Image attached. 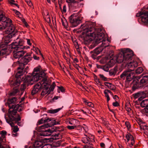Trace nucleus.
<instances>
[{
  "label": "nucleus",
  "instance_id": "obj_60",
  "mask_svg": "<svg viewBox=\"0 0 148 148\" xmlns=\"http://www.w3.org/2000/svg\"><path fill=\"white\" fill-rule=\"evenodd\" d=\"M33 58L35 60H38L39 59V57H37L36 55H33Z\"/></svg>",
  "mask_w": 148,
  "mask_h": 148
},
{
  "label": "nucleus",
  "instance_id": "obj_59",
  "mask_svg": "<svg viewBox=\"0 0 148 148\" xmlns=\"http://www.w3.org/2000/svg\"><path fill=\"white\" fill-rule=\"evenodd\" d=\"M26 39L27 40V44L29 45H31L32 43H31L30 40L28 39Z\"/></svg>",
  "mask_w": 148,
  "mask_h": 148
},
{
  "label": "nucleus",
  "instance_id": "obj_62",
  "mask_svg": "<svg viewBox=\"0 0 148 148\" xmlns=\"http://www.w3.org/2000/svg\"><path fill=\"white\" fill-rule=\"evenodd\" d=\"M49 146V145H46L45 143L42 147H41V148H48V146Z\"/></svg>",
  "mask_w": 148,
  "mask_h": 148
},
{
  "label": "nucleus",
  "instance_id": "obj_53",
  "mask_svg": "<svg viewBox=\"0 0 148 148\" xmlns=\"http://www.w3.org/2000/svg\"><path fill=\"white\" fill-rule=\"evenodd\" d=\"M4 140H5V138H3L2 137H0V145L3 143Z\"/></svg>",
  "mask_w": 148,
  "mask_h": 148
},
{
  "label": "nucleus",
  "instance_id": "obj_23",
  "mask_svg": "<svg viewBox=\"0 0 148 148\" xmlns=\"http://www.w3.org/2000/svg\"><path fill=\"white\" fill-rule=\"evenodd\" d=\"M140 104L142 107H145L148 106V99H145L143 100Z\"/></svg>",
  "mask_w": 148,
  "mask_h": 148
},
{
  "label": "nucleus",
  "instance_id": "obj_64",
  "mask_svg": "<svg viewBox=\"0 0 148 148\" xmlns=\"http://www.w3.org/2000/svg\"><path fill=\"white\" fill-rule=\"evenodd\" d=\"M144 110L145 112L148 113V106L145 107Z\"/></svg>",
  "mask_w": 148,
  "mask_h": 148
},
{
  "label": "nucleus",
  "instance_id": "obj_52",
  "mask_svg": "<svg viewBox=\"0 0 148 148\" xmlns=\"http://www.w3.org/2000/svg\"><path fill=\"white\" fill-rule=\"evenodd\" d=\"M76 127V126L74 125L73 126L68 125L67 126V128L69 130H72L74 129Z\"/></svg>",
  "mask_w": 148,
  "mask_h": 148
},
{
  "label": "nucleus",
  "instance_id": "obj_16",
  "mask_svg": "<svg viewBox=\"0 0 148 148\" xmlns=\"http://www.w3.org/2000/svg\"><path fill=\"white\" fill-rule=\"evenodd\" d=\"M51 121V122L53 123L52 124V125H54L56 124L55 121V120H54L51 118H47L46 119L42 118L38 121V123L39 124H40L43 123L49 122Z\"/></svg>",
  "mask_w": 148,
  "mask_h": 148
},
{
  "label": "nucleus",
  "instance_id": "obj_41",
  "mask_svg": "<svg viewBox=\"0 0 148 148\" xmlns=\"http://www.w3.org/2000/svg\"><path fill=\"white\" fill-rule=\"evenodd\" d=\"M0 148H10V147L8 145L3 143L0 145Z\"/></svg>",
  "mask_w": 148,
  "mask_h": 148
},
{
  "label": "nucleus",
  "instance_id": "obj_33",
  "mask_svg": "<svg viewBox=\"0 0 148 148\" xmlns=\"http://www.w3.org/2000/svg\"><path fill=\"white\" fill-rule=\"evenodd\" d=\"M101 68L105 71L108 72L110 68V66L108 65H106L102 66Z\"/></svg>",
  "mask_w": 148,
  "mask_h": 148
},
{
  "label": "nucleus",
  "instance_id": "obj_13",
  "mask_svg": "<svg viewBox=\"0 0 148 148\" xmlns=\"http://www.w3.org/2000/svg\"><path fill=\"white\" fill-rule=\"evenodd\" d=\"M125 138L127 140V142H128L130 140H131L130 143H128V145L130 148H132L134 145L135 141L134 140L133 136L130 133H128L125 135Z\"/></svg>",
  "mask_w": 148,
  "mask_h": 148
},
{
  "label": "nucleus",
  "instance_id": "obj_28",
  "mask_svg": "<svg viewBox=\"0 0 148 148\" xmlns=\"http://www.w3.org/2000/svg\"><path fill=\"white\" fill-rule=\"evenodd\" d=\"M60 110V108H58L57 109L54 110H49L47 111V112L48 113L51 114H54L58 112Z\"/></svg>",
  "mask_w": 148,
  "mask_h": 148
},
{
  "label": "nucleus",
  "instance_id": "obj_47",
  "mask_svg": "<svg viewBox=\"0 0 148 148\" xmlns=\"http://www.w3.org/2000/svg\"><path fill=\"white\" fill-rule=\"evenodd\" d=\"M62 13H65L66 11V5H64L63 7L62 10H61Z\"/></svg>",
  "mask_w": 148,
  "mask_h": 148
},
{
  "label": "nucleus",
  "instance_id": "obj_34",
  "mask_svg": "<svg viewBox=\"0 0 148 148\" xmlns=\"http://www.w3.org/2000/svg\"><path fill=\"white\" fill-rule=\"evenodd\" d=\"M117 71V69L116 68H114L113 70H110L109 71L110 75H115V74L116 73Z\"/></svg>",
  "mask_w": 148,
  "mask_h": 148
},
{
  "label": "nucleus",
  "instance_id": "obj_46",
  "mask_svg": "<svg viewBox=\"0 0 148 148\" xmlns=\"http://www.w3.org/2000/svg\"><path fill=\"white\" fill-rule=\"evenodd\" d=\"M25 2L27 3L28 5L30 7H31L32 5V3L30 0H25Z\"/></svg>",
  "mask_w": 148,
  "mask_h": 148
},
{
  "label": "nucleus",
  "instance_id": "obj_20",
  "mask_svg": "<svg viewBox=\"0 0 148 148\" xmlns=\"http://www.w3.org/2000/svg\"><path fill=\"white\" fill-rule=\"evenodd\" d=\"M8 50L6 48V47H5L3 48H1L0 47V53L2 56L4 54H8L9 53L8 52Z\"/></svg>",
  "mask_w": 148,
  "mask_h": 148
},
{
  "label": "nucleus",
  "instance_id": "obj_10",
  "mask_svg": "<svg viewBox=\"0 0 148 148\" xmlns=\"http://www.w3.org/2000/svg\"><path fill=\"white\" fill-rule=\"evenodd\" d=\"M69 20L70 23L74 27H76L81 22L78 16L75 14L71 15L69 17Z\"/></svg>",
  "mask_w": 148,
  "mask_h": 148
},
{
  "label": "nucleus",
  "instance_id": "obj_36",
  "mask_svg": "<svg viewBox=\"0 0 148 148\" xmlns=\"http://www.w3.org/2000/svg\"><path fill=\"white\" fill-rule=\"evenodd\" d=\"M20 80H18L17 79L13 82V85L16 87L19 86L20 85Z\"/></svg>",
  "mask_w": 148,
  "mask_h": 148
},
{
  "label": "nucleus",
  "instance_id": "obj_55",
  "mask_svg": "<svg viewBox=\"0 0 148 148\" xmlns=\"http://www.w3.org/2000/svg\"><path fill=\"white\" fill-rule=\"evenodd\" d=\"M112 105L114 106L117 107L119 105V104L116 101L115 102L113 103Z\"/></svg>",
  "mask_w": 148,
  "mask_h": 148
},
{
  "label": "nucleus",
  "instance_id": "obj_35",
  "mask_svg": "<svg viewBox=\"0 0 148 148\" xmlns=\"http://www.w3.org/2000/svg\"><path fill=\"white\" fill-rule=\"evenodd\" d=\"M18 88L17 87L14 88L13 89V90L11 93V95H15L17 92H18Z\"/></svg>",
  "mask_w": 148,
  "mask_h": 148
},
{
  "label": "nucleus",
  "instance_id": "obj_7",
  "mask_svg": "<svg viewBox=\"0 0 148 148\" xmlns=\"http://www.w3.org/2000/svg\"><path fill=\"white\" fill-rule=\"evenodd\" d=\"M133 56V51L129 49H126L125 52L123 53V55L119 54L116 58L114 57L110 60H116H116L118 61L119 60V62L120 63L123 62H125V61L131 60Z\"/></svg>",
  "mask_w": 148,
  "mask_h": 148
},
{
  "label": "nucleus",
  "instance_id": "obj_14",
  "mask_svg": "<svg viewBox=\"0 0 148 148\" xmlns=\"http://www.w3.org/2000/svg\"><path fill=\"white\" fill-rule=\"evenodd\" d=\"M138 66V63L136 61L130 62L128 64V66L130 71H134V69Z\"/></svg>",
  "mask_w": 148,
  "mask_h": 148
},
{
  "label": "nucleus",
  "instance_id": "obj_24",
  "mask_svg": "<svg viewBox=\"0 0 148 148\" xmlns=\"http://www.w3.org/2000/svg\"><path fill=\"white\" fill-rule=\"evenodd\" d=\"M61 21L62 25L65 28L67 27L68 26V24L65 18L64 17L61 18Z\"/></svg>",
  "mask_w": 148,
  "mask_h": 148
},
{
  "label": "nucleus",
  "instance_id": "obj_27",
  "mask_svg": "<svg viewBox=\"0 0 148 148\" xmlns=\"http://www.w3.org/2000/svg\"><path fill=\"white\" fill-rule=\"evenodd\" d=\"M102 48L101 47L97 48L94 50L93 52L96 55H97L102 51Z\"/></svg>",
  "mask_w": 148,
  "mask_h": 148
},
{
  "label": "nucleus",
  "instance_id": "obj_26",
  "mask_svg": "<svg viewBox=\"0 0 148 148\" xmlns=\"http://www.w3.org/2000/svg\"><path fill=\"white\" fill-rule=\"evenodd\" d=\"M78 121L77 120L73 119H71L69 121V123L70 124L75 126L77 125L76 123H78Z\"/></svg>",
  "mask_w": 148,
  "mask_h": 148
},
{
  "label": "nucleus",
  "instance_id": "obj_51",
  "mask_svg": "<svg viewBox=\"0 0 148 148\" xmlns=\"http://www.w3.org/2000/svg\"><path fill=\"white\" fill-rule=\"evenodd\" d=\"M84 140L85 141V142H84V143H88L90 141V138L86 137L84 138Z\"/></svg>",
  "mask_w": 148,
  "mask_h": 148
},
{
  "label": "nucleus",
  "instance_id": "obj_2",
  "mask_svg": "<svg viewBox=\"0 0 148 148\" xmlns=\"http://www.w3.org/2000/svg\"><path fill=\"white\" fill-rule=\"evenodd\" d=\"M8 106L9 108L8 113L9 118L8 119L5 116V119L6 122L11 127H13L14 125V124L12 122L13 121L15 123H17L18 125L20 126V123L18 122V121L21 120L20 117L19 115H18L16 117V116H14L16 115L17 111L20 112L21 110V106L19 104L14 106V105H11L10 104Z\"/></svg>",
  "mask_w": 148,
  "mask_h": 148
},
{
  "label": "nucleus",
  "instance_id": "obj_15",
  "mask_svg": "<svg viewBox=\"0 0 148 148\" xmlns=\"http://www.w3.org/2000/svg\"><path fill=\"white\" fill-rule=\"evenodd\" d=\"M41 131L40 134V135L42 136H50L51 133L53 132L54 130L52 129H48L47 130H45Z\"/></svg>",
  "mask_w": 148,
  "mask_h": 148
},
{
  "label": "nucleus",
  "instance_id": "obj_61",
  "mask_svg": "<svg viewBox=\"0 0 148 148\" xmlns=\"http://www.w3.org/2000/svg\"><path fill=\"white\" fill-rule=\"evenodd\" d=\"M97 55H96L95 53H94L93 54H92L91 57L94 59H95L96 58V57Z\"/></svg>",
  "mask_w": 148,
  "mask_h": 148
},
{
  "label": "nucleus",
  "instance_id": "obj_42",
  "mask_svg": "<svg viewBox=\"0 0 148 148\" xmlns=\"http://www.w3.org/2000/svg\"><path fill=\"white\" fill-rule=\"evenodd\" d=\"M84 102L85 103L86 105H88L89 107H93V104L91 102H88L87 100H85Z\"/></svg>",
  "mask_w": 148,
  "mask_h": 148
},
{
  "label": "nucleus",
  "instance_id": "obj_9",
  "mask_svg": "<svg viewBox=\"0 0 148 148\" xmlns=\"http://www.w3.org/2000/svg\"><path fill=\"white\" fill-rule=\"evenodd\" d=\"M11 20L4 16L3 14L0 15V30L5 29L7 25L9 24Z\"/></svg>",
  "mask_w": 148,
  "mask_h": 148
},
{
  "label": "nucleus",
  "instance_id": "obj_11",
  "mask_svg": "<svg viewBox=\"0 0 148 148\" xmlns=\"http://www.w3.org/2000/svg\"><path fill=\"white\" fill-rule=\"evenodd\" d=\"M36 85V87L38 88L39 89H40L42 88H45L46 86H47L48 84V82L47 81V78L45 77L42 78Z\"/></svg>",
  "mask_w": 148,
  "mask_h": 148
},
{
  "label": "nucleus",
  "instance_id": "obj_54",
  "mask_svg": "<svg viewBox=\"0 0 148 148\" xmlns=\"http://www.w3.org/2000/svg\"><path fill=\"white\" fill-rule=\"evenodd\" d=\"M141 94L140 93H136L134 95V97L135 98H137L140 96Z\"/></svg>",
  "mask_w": 148,
  "mask_h": 148
},
{
  "label": "nucleus",
  "instance_id": "obj_30",
  "mask_svg": "<svg viewBox=\"0 0 148 148\" xmlns=\"http://www.w3.org/2000/svg\"><path fill=\"white\" fill-rule=\"evenodd\" d=\"M143 68L142 67H139L136 70V73L137 74H139L142 73L143 71Z\"/></svg>",
  "mask_w": 148,
  "mask_h": 148
},
{
  "label": "nucleus",
  "instance_id": "obj_58",
  "mask_svg": "<svg viewBox=\"0 0 148 148\" xmlns=\"http://www.w3.org/2000/svg\"><path fill=\"white\" fill-rule=\"evenodd\" d=\"M105 85L107 86L108 88L109 87V86L111 85V84L110 83L106 82L105 83Z\"/></svg>",
  "mask_w": 148,
  "mask_h": 148
},
{
  "label": "nucleus",
  "instance_id": "obj_6",
  "mask_svg": "<svg viewBox=\"0 0 148 148\" xmlns=\"http://www.w3.org/2000/svg\"><path fill=\"white\" fill-rule=\"evenodd\" d=\"M31 60V55L29 53L26 54L22 58V61L21 62H19L21 64L19 65V66L18 68V72L16 75V78H19L20 77L23 75L26 71L25 70H23L24 66L27 64L28 62Z\"/></svg>",
  "mask_w": 148,
  "mask_h": 148
},
{
  "label": "nucleus",
  "instance_id": "obj_3",
  "mask_svg": "<svg viewBox=\"0 0 148 148\" xmlns=\"http://www.w3.org/2000/svg\"><path fill=\"white\" fill-rule=\"evenodd\" d=\"M41 69V67L39 66L35 68L32 74L28 75L25 77V83L32 85L42 78H47L46 74L43 71L40 72Z\"/></svg>",
  "mask_w": 148,
  "mask_h": 148
},
{
  "label": "nucleus",
  "instance_id": "obj_12",
  "mask_svg": "<svg viewBox=\"0 0 148 148\" xmlns=\"http://www.w3.org/2000/svg\"><path fill=\"white\" fill-rule=\"evenodd\" d=\"M137 16H140L141 20L143 22L148 23V12H140L136 14Z\"/></svg>",
  "mask_w": 148,
  "mask_h": 148
},
{
  "label": "nucleus",
  "instance_id": "obj_29",
  "mask_svg": "<svg viewBox=\"0 0 148 148\" xmlns=\"http://www.w3.org/2000/svg\"><path fill=\"white\" fill-rule=\"evenodd\" d=\"M33 50L35 51L36 53L37 54H38L39 53L41 55L42 57H43L42 55V54L40 50L38 48H36L35 47H33Z\"/></svg>",
  "mask_w": 148,
  "mask_h": 148
},
{
  "label": "nucleus",
  "instance_id": "obj_57",
  "mask_svg": "<svg viewBox=\"0 0 148 148\" xmlns=\"http://www.w3.org/2000/svg\"><path fill=\"white\" fill-rule=\"evenodd\" d=\"M58 89L59 90H60L62 92H64V88L62 86L58 87Z\"/></svg>",
  "mask_w": 148,
  "mask_h": 148
},
{
  "label": "nucleus",
  "instance_id": "obj_32",
  "mask_svg": "<svg viewBox=\"0 0 148 148\" xmlns=\"http://www.w3.org/2000/svg\"><path fill=\"white\" fill-rule=\"evenodd\" d=\"M17 100V99L15 97H13L11 99L9 100V103H14Z\"/></svg>",
  "mask_w": 148,
  "mask_h": 148
},
{
  "label": "nucleus",
  "instance_id": "obj_45",
  "mask_svg": "<svg viewBox=\"0 0 148 148\" xmlns=\"http://www.w3.org/2000/svg\"><path fill=\"white\" fill-rule=\"evenodd\" d=\"M60 143L58 142L54 143H53V146L56 147H58L60 145Z\"/></svg>",
  "mask_w": 148,
  "mask_h": 148
},
{
  "label": "nucleus",
  "instance_id": "obj_21",
  "mask_svg": "<svg viewBox=\"0 0 148 148\" xmlns=\"http://www.w3.org/2000/svg\"><path fill=\"white\" fill-rule=\"evenodd\" d=\"M129 71H130L128 70L124 71L120 75V77L124 79L125 77H127L128 75L129 74Z\"/></svg>",
  "mask_w": 148,
  "mask_h": 148
},
{
  "label": "nucleus",
  "instance_id": "obj_50",
  "mask_svg": "<svg viewBox=\"0 0 148 148\" xmlns=\"http://www.w3.org/2000/svg\"><path fill=\"white\" fill-rule=\"evenodd\" d=\"M56 84L55 82H53L52 83L51 85V86L50 88L51 90L53 91L56 86Z\"/></svg>",
  "mask_w": 148,
  "mask_h": 148
},
{
  "label": "nucleus",
  "instance_id": "obj_25",
  "mask_svg": "<svg viewBox=\"0 0 148 148\" xmlns=\"http://www.w3.org/2000/svg\"><path fill=\"white\" fill-rule=\"evenodd\" d=\"M51 126L49 124V123H47L40 126L38 128L39 130H41L44 129L46 128H48V127Z\"/></svg>",
  "mask_w": 148,
  "mask_h": 148
},
{
  "label": "nucleus",
  "instance_id": "obj_31",
  "mask_svg": "<svg viewBox=\"0 0 148 148\" xmlns=\"http://www.w3.org/2000/svg\"><path fill=\"white\" fill-rule=\"evenodd\" d=\"M7 132L5 131L2 130L0 132V134L1 135V137L3 138H5V136L7 135Z\"/></svg>",
  "mask_w": 148,
  "mask_h": 148
},
{
  "label": "nucleus",
  "instance_id": "obj_22",
  "mask_svg": "<svg viewBox=\"0 0 148 148\" xmlns=\"http://www.w3.org/2000/svg\"><path fill=\"white\" fill-rule=\"evenodd\" d=\"M140 127L141 129H142L144 130V133L146 135L148 134V129L147 128V127L145 125L143 126L141 124H139Z\"/></svg>",
  "mask_w": 148,
  "mask_h": 148
},
{
  "label": "nucleus",
  "instance_id": "obj_56",
  "mask_svg": "<svg viewBox=\"0 0 148 148\" xmlns=\"http://www.w3.org/2000/svg\"><path fill=\"white\" fill-rule=\"evenodd\" d=\"M109 88L112 90H114L115 89V87L114 85L111 84Z\"/></svg>",
  "mask_w": 148,
  "mask_h": 148
},
{
  "label": "nucleus",
  "instance_id": "obj_4",
  "mask_svg": "<svg viewBox=\"0 0 148 148\" xmlns=\"http://www.w3.org/2000/svg\"><path fill=\"white\" fill-rule=\"evenodd\" d=\"M24 41L23 39H21L17 41L12 42L11 45V48L16 50L14 51L13 56L15 58H19L23 56L26 53L25 51L23 50L25 47L23 46Z\"/></svg>",
  "mask_w": 148,
  "mask_h": 148
},
{
  "label": "nucleus",
  "instance_id": "obj_17",
  "mask_svg": "<svg viewBox=\"0 0 148 148\" xmlns=\"http://www.w3.org/2000/svg\"><path fill=\"white\" fill-rule=\"evenodd\" d=\"M44 144H45V143H43L42 141H36L34 144L33 147H29V148H36L42 147Z\"/></svg>",
  "mask_w": 148,
  "mask_h": 148
},
{
  "label": "nucleus",
  "instance_id": "obj_8",
  "mask_svg": "<svg viewBox=\"0 0 148 148\" xmlns=\"http://www.w3.org/2000/svg\"><path fill=\"white\" fill-rule=\"evenodd\" d=\"M6 28H7L5 31V33L6 34H8V35L5 37V38H11L12 35H14V33H13L14 32H16V30H15L14 26L11 23V22H10L9 24L6 25L5 29Z\"/></svg>",
  "mask_w": 148,
  "mask_h": 148
},
{
  "label": "nucleus",
  "instance_id": "obj_44",
  "mask_svg": "<svg viewBox=\"0 0 148 148\" xmlns=\"http://www.w3.org/2000/svg\"><path fill=\"white\" fill-rule=\"evenodd\" d=\"M39 91H38V90L36 89L34 87V88L32 90V95H34L35 94L37 93Z\"/></svg>",
  "mask_w": 148,
  "mask_h": 148
},
{
  "label": "nucleus",
  "instance_id": "obj_49",
  "mask_svg": "<svg viewBox=\"0 0 148 148\" xmlns=\"http://www.w3.org/2000/svg\"><path fill=\"white\" fill-rule=\"evenodd\" d=\"M46 21L48 23H49L51 22V19L50 17H49V14L48 13L47 14V15L46 16Z\"/></svg>",
  "mask_w": 148,
  "mask_h": 148
},
{
  "label": "nucleus",
  "instance_id": "obj_63",
  "mask_svg": "<svg viewBox=\"0 0 148 148\" xmlns=\"http://www.w3.org/2000/svg\"><path fill=\"white\" fill-rule=\"evenodd\" d=\"M18 135V134L16 133H13L12 132V136L13 137H16Z\"/></svg>",
  "mask_w": 148,
  "mask_h": 148
},
{
  "label": "nucleus",
  "instance_id": "obj_1",
  "mask_svg": "<svg viewBox=\"0 0 148 148\" xmlns=\"http://www.w3.org/2000/svg\"><path fill=\"white\" fill-rule=\"evenodd\" d=\"M95 26L94 23L87 22L85 24L82 25L81 28L82 31H83V33L88 36L92 37L96 44L102 42L103 47H107L109 42L108 38L105 37L102 29L99 28L95 29Z\"/></svg>",
  "mask_w": 148,
  "mask_h": 148
},
{
  "label": "nucleus",
  "instance_id": "obj_48",
  "mask_svg": "<svg viewBox=\"0 0 148 148\" xmlns=\"http://www.w3.org/2000/svg\"><path fill=\"white\" fill-rule=\"evenodd\" d=\"M125 125L128 130H129L130 129L131 127V125L130 123L128 122H125Z\"/></svg>",
  "mask_w": 148,
  "mask_h": 148
},
{
  "label": "nucleus",
  "instance_id": "obj_43",
  "mask_svg": "<svg viewBox=\"0 0 148 148\" xmlns=\"http://www.w3.org/2000/svg\"><path fill=\"white\" fill-rule=\"evenodd\" d=\"M26 88L25 83L21 85L20 90L21 91H23Z\"/></svg>",
  "mask_w": 148,
  "mask_h": 148
},
{
  "label": "nucleus",
  "instance_id": "obj_19",
  "mask_svg": "<svg viewBox=\"0 0 148 148\" xmlns=\"http://www.w3.org/2000/svg\"><path fill=\"white\" fill-rule=\"evenodd\" d=\"M131 71H129V74H128L126 77V79L128 81L130 82L134 78V73Z\"/></svg>",
  "mask_w": 148,
  "mask_h": 148
},
{
  "label": "nucleus",
  "instance_id": "obj_5",
  "mask_svg": "<svg viewBox=\"0 0 148 148\" xmlns=\"http://www.w3.org/2000/svg\"><path fill=\"white\" fill-rule=\"evenodd\" d=\"M31 60V55L29 53L26 54L22 58V61L21 62H19L21 64L19 65V66L18 68V72L16 75V78H19L20 77L23 75L26 71L25 70H23L24 66L27 64L28 62Z\"/></svg>",
  "mask_w": 148,
  "mask_h": 148
},
{
  "label": "nucleus",
  "instance_id": "obj_37",
  "mask_svg": "<svg viewBox=\"0 0 148 148\" xmlns=\"http://www.w3.org/2000/svg\"><path fill=\"white\" fill-rule=\"evenodd\" d=\"M14 127L12 128V132L15 133L17 132L18 131L19 129L18 128V126L17 125L13 126Z\"/></svg>",
  "mask_w": 148,
  "mask_h": 148
},
{
  "label": "nucleus",
  "instance_id": "obj_40",
  "mask_svg": "<svg viewBox=\"0 0 148 148\" xmlns=\"http://www.w3.org/2000/svg\"><path fill=\"white\" fill-rule=\"evenodd\" d=\"M55 127L56 128V130L60 132L64 130V128L63 126H61L60 127Z\"/></svg>",
  "mask_w": 148,
  "mask_h": 148
},
{
  "label": "nucleus",
  "instance_id": "obj_38",
  "mask_svg": "<svg viewBox=\"0 0 148 148\" xmlns=\"http://www.w3.org/2000/svg\"><path fill=\"white\" fill-rule=\"evenodd\" d=\"M68 3H79L81 1L80 0H66Z\"/></svg>",
  "mask_w": 148,
  "mask_h": 148
},
{
  "label": "nucleus",
  "instance_id": "obj_18",
  "mask_svg": "<svg viewBox=\"0 0 148 148\" xmlns=\"http://www.w3.org/2000/svg\"><path fill=\"white\" fill-rule=\"evenodd\" d=\"M148 80V76H143L142 79L140 80V86L138 85L137 87H140L143 85L144 84L146 83Z\"/></svg>",
  "mask_w": 148,
  "mask_h": 148
},
{
  "label": "nucleus",
  "instance_id": "obj_39",
  "mask_svg": "<svg viewBox=\"0 0 148 148\" xmlns=\"http://www.w3.org/2000/svg\"><path fill=\"white\" fill-rule=\"evenodd\" d=\"M99 76L100 77L101 79L105 81H107V78L106 77H105L104 75L102 74H99Z\"/></svg>",
  "mask_w": 148,
  "mask_h": 148
}]
</instances>
